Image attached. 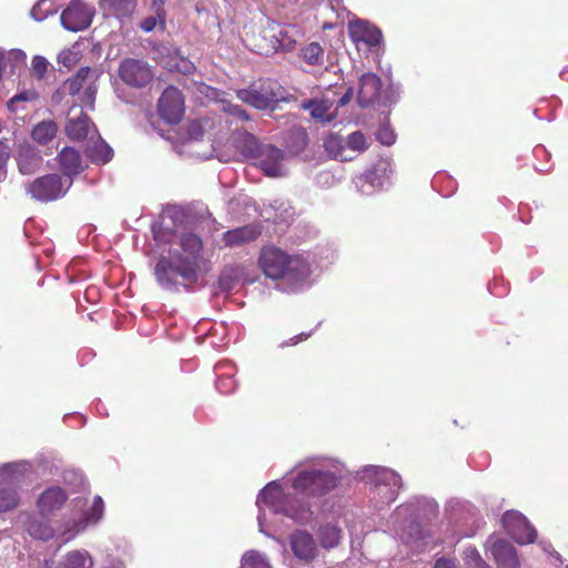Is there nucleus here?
<instances>
[{
	"label": "nucleus",
	"instance_id": "nucleus-49",
	"mask_svg": "<svg viewBox=\"0 0 568 568\" xmlns=\"http://www.w3.org/2000/svg\"><path fill=\"white\" fill-rule=\"evenodd\" d=\"M434 568H455V565L449 559L439 558L438 560H436Z\"/></svg>",
	"mask_w": 568,
	"mask_h": 568
},
{
	"label": "nucleus",
	"instance_id": "nucleus-12",
	"mask_svg": "<svg viewBox=\"0 0 568 568\" xmlns=\"http://www.w3.org/2000/svg\"><path fill=\"white\" fill-rule=\"evenodd\" d=\"M247 45L254 52L263 55H270L278 51L276 44L274 23L254 29L251 34H246Z\"/></svg>",
	"mask_w": 568,
	"mask_h": 568
},
{
	"label": "nucleus",
	"instance_id": "nucleus-52",
	"mask_svg": "<svg viewBox=\"0 0 568 568\" xmlns=\"http://www.w3.org/2000/svg\"><path fill=\"white\" fill-rule=\"evenodd\" d=\"M336 27V23L334 22H328V21H325L323 22L322 24V29L323 30H331V29H334Z\"/></svg>",
	"mask_w": 568,
	"mask_h": 568
},
{
	"label": "nucleus",
	"instance_id": "nucleus-3",
	"mask_svg": "<svg viewBox=\"0 0 568 568\" xmlns=\"http://www.w3.org/2000/svg\"><path fill=\"white\" fill-rule=\"evenodd\" d=\"M338 478L329 470L303 469L293 478L292 487L305 497H322L337 487Z\"/></svg>",
	"mask_w": 568,
	"mask_h": 568
},
{
	"label": "nucleus",
	"instance_id": "nucleus-47",
	"mask_svg": "<svg viewBox=\"0 0 568 568\" xmlns=\"http://www.w3.org/2000/svg\"><path fill=\"white\" fill-rule=\"evenodd\" d=\"M311 336V333H301V334H297L293 337H291L288 341H285L284 343L281 344L282 347H285V346H294V345H297L300 342L302 341H306L308 337Z\"/></svg>",
	"mask_w": 568,
	"mask_h": 568
},
{
	"label": "nucleus",
	"instance_id": "nucleus-16",
	"mask_svg": "<svg viewBox=\"0 0 568 568\" xmlns=\"http://www.w3.org/2000/svg\"><path fill=\"white\" fill-rule=\"evenodd\" d=\"M349 34L353 41L362 42L369 48L377 47L383 40L382 31L365 21H357L349 26Z\"/></svg>",
	"mask_w": 568,
	"mask_h": 568
},
{
	"label": "nucleus",
	"instance_id": "nucleus-25",
	"mask_svg": "<svg viewBox=\"0 0 568 568\" xmlns=\"http://www.w3.org/2000/svg\"><path fill=\"white\" fill-rule=\"evenodd\" d=\"M275 40L278 44V50L292 51L296 44L295 29L290 26L274 24Z\"/></svg>",
	"mask_w": 568,
	"mask_h": 568
},
{
	"label": "nucleus",
	"instance_id": "nucleus-22",
	"mask_svg": "<svg viewBox=\"0 0 568 568\" xmlns=\"http://www.w3.org/2000/svg\"><path fill=\"white\" fill-rule=\"evenodd\" d=\"M305 110H310L312 118L320 122H331L334 119V114L331 113L332 103L326 100H308L303 103Z\"/></svg>",
	"mask_w": 568,
	"mask_h": 568
},
{
	"label": "nucleus",
	"instance_id": "nucleus-10",
	"mask_svg": "<svg viewBox=\"0 0 568 568\" xmlns=\"http://www.w3.org/2000/svg\"><path fill=\"white\" fill-rule=\"evenodd\" d=\"M93 18V11L80 0H72L62 11L60 20L63 28L69 31H81L87 29Z\"/></svg>",
	"mask_w": 568,
	"mask_h": 568
},
{
	"label": "nucleus",
	"instance_id": "nucleus-45",
	"mask_svg": "<svg viewBox=\"0 0 568 568\" xmlns=\"http://www.w3.org/2000/svg\"><path fill=\"white\" fill-rule=\"evenodd\" d=\"M164 0H153L152 9L156 17L159 18L160 24L162 27L165 26V10H164Z\"/></svg>",
	"mask_w": 568,
	"mask_h": 568
},
{
	"label": "nucleus",
	"instance_id": "nucleus-43",
	"mask_svg": "<svg viewBox=\"0 0 568 568\" xmlns=\"http://www.w3.org/2000/svg\"><path fill=\"white\" fill-rule=\"evenodd\" d=\"M10 156V148L3 141H0V181L6 178V164Z\"/></svg>",
	"mask_w": 568,
	"mask_h": 568
},
{
	"label": "nucleus",
	"instance_id": "nucleus-34",
	"mask_svg": "<svg viewBox=\"0 0 568 568\" xmlns=\"http://www.w3.org/2000/svg\"><path fill=\"white\" fill-rule=\"evenodd\" d=\"M242 568H271L265 558L257 551H248L243 556Z\"/></svg>",
	"mask_w": 568,
	"mask_h": 568
},
{
	"label": "nucleus",
	"instance_id": "nucleus-53",
	"mask_svg": "<svg viewBox=\"0 0 568 568\" xmlns=\"http://www.w3.org/2000/svg\"><path fill=\"white\" fill-rule=\"evenodd\" d=\"M567 568H568V566H567Z\"/></svg>",
	"mask_w": 568,
	"mask_h": 568
},
{
	"label": "nucleus",
	"instance_id": "nucleus-33",
	"mask_svg": "<svg viewBox=\"0 0 568 568\" xmlns=\"http://www.w3.org/2000/svg\"><path fill=\"white\" fill-rule=\"evenodd\" d=\"M170 70H175L183 74H192L195 71V64L187 58L175 54L170 58L169 61Z\"/></svg>",
	"mask_w": 568,
	"mask_h": 568
},
{
	"label": "nucleus",
	"instance_id": "nucleus-32",
	"mask_svg": "<svg viewBox=\"0 0 568 568\" xmlns=\"http://www.w3.org/2000/svg\"><path fill=\"white\" fill-rule=\"evenodd\" d=\"M19 504L18 491L13 488H0V513L13 509Z\"/></svg>",
	"mask_w": 568,
	"mask_h": 568
},
{
	"label": "nucleus",
	"instance_id": "nucleus-17",
	"mask_svg": "<svg viewBox=\"0 0 568 568\" xmlns=\"http://www.w3.org/2000/svg\"><path fill=\"white\" fill-rule=\"evenodd\" d=\"M18 168L21 174L29 175L36 173L41 164L42 156L39 151L29 144H21L17 155Z\"/></svg>",
	"mask_w": 568,
	"mask_h": 568
},
{
	"label": "nucleus",
	"instance_id": "nucleus-2",
	"mask_svg": "<svg viewBox=\"0 0 568 568\" xmlns=\"http://www.w3.org/2000/svg\"><path fill=\"white\" fill-rule=\"evenodd\" d=\"M200 265L195 261L182 260V254H172L170 257L161 256L154 267V275L159 285L168 291L175 290L181 277L187 284L199 280Z\"/></svg>",
	"mask_w": 568,
	"mask_h": 568
},
{
	"label": "nucleus",
	"instance_id": "nucleus-28",
	"mask_svg": "<svg viewBox=\"0 0 568 568\" xmlns=\"http://www.w3.org/2000/svg\"><path fill=\"white\" fill-rule=\"evenodd\" d=\"M58 126L54 121H41L32 130V139L40 144L49 143L57 134Z\"/></svg>",
	"mask_w": 568,
	"mask_h": 568
},
{
	"label": "nucleus",
	"instance_id": "nucleus-30",
	"mask_svg": "<svg viewBox=\"0 0 568 568\" xmlns=\"http://www.w3.org/2000/svg\"><path fill=\"white\" fill-rule=\"evenodd\" d=\"M302 58L310 65H322L324 49L318 42H311L302 49Z\"/></svg>",
	"mask_w": 568,
	"mask_h": 568
},
{
	"label": "nucleus",
	"instance_id": "nucleus-7",
	"mask_svg": "<svg viewBox=\"0 0 568 568\" xmlns=\"http://www.w3.org/2000/svg\"><path fill=\"white\" fill-rule=\"evenodd\" d=\"M247 140L253 144V148L248 151V155L251 158H260L258 168L263 173L270 178L281 176L283 174L281 165L284 159L283 151L273 145L261 149L252 135H250Z\"/></svg>",
	"mask_w": 568,
	"mask_h": 568
},
{
	"label": "nucleus",
	"instance_id": "nucleus-4",
	"mask_svg": "<svg viewBox=\"0 0 568 568\" xmlns=\"http://www.w3.org/2000/svg\"><path fill=\"white\" fill-rule=\"evenodd\" d=\"M258 498L266 506L273 507L276 511L284 514L295 521L305 520L311 514L310 506L297 507L293 503L294 498L290 495H285L281 486L275 481L267 484L260 493Z\"/></svg>",
	"mask_w": 568,
	"mask_h": 568
},
{
	"label": "nucleus",
	"instance_id": "nucleus-38",
	"mask_svg": "<svg viewBox=\"0 0 568 568\" xmlns=\"http://www.w3.org/2000/svg\"><path fill=\"white\" fill-rule=\"evenodd\" d=\"M115 11L128 14L134 10L136 0H105Z\"/></svg>",
	"mask_w": 568,
	"mask_h": 568
},
{
	"label": "nucleus",
	"instance_id": "nucleus-13",
	"mask_svg": "<svg viewBox=\"0 0 568 568\" xmlns=\"http://www.w3.org/2000/svg\"><path fill=\"white\" fill-rule=\"evenodd\" d=\"M381 92L382 80L377 74L367 72L361 75L356 95V101L361 108L374 105L379 100Z\"/></svg>",
	"mask_w": 568,
	"mask_h": 568
},
{
	"label": "nucleus",
	"instance_id": "nucleus-6",
	"mask_svg": "<svg viewBox=\"0 0 568 568\" xmlns=\"http://www.w3.org/2000/svg\"><path fill=\"white\" fill-rule=\"evenodd\" d=\"M184 95L181 90L169 85L160 95L156 103L159 116L169 124H178L184 116Z\"/></svg>",
	"mask_w": 568,
	"mask_h": 568
},
{
	"label": "nucleus",
	"instance_id": "nucleus-44",
	"mask_svg": "<svg viewBox=\"0 0 568 568\" xmlns=\"http://www.w3.org/2000/svg\"><path fill=\"white\" fill-rule=\"evenodd\" d=\"M224 111L229 113L231 116L236 118L241 121H247L250 119L247 112L240 105L227 104L224 106Z\"/></svg>",
	"mask_w": 568,
	"mask_h": 568
},
{
	"label": "nucleus",
	"instance_id": "nucleus-51",
	"mask_svg": "<svg viewBox=\"0 0 568 568\" xmlns=\"http://www.w3.org/2000/svg\"><path fill=\"white\" fill-rule=\"evenodd\" d=\"M499 568H519V560L510 561L509 564H504L501 566H498Z\"/></svg>",
	"mask_w": 568,
	"mask_h": 568
},
{
	"label": "nucleus",
	"instance_id": "nucleus-15",
	"mask_svg": "<svg viewBox=\"0 0 568 568\" xmlns=\"http://www.w3.org/2000/svg\"><path fill=\"white\" fill-rule=\"evenodd\" d=\"M67 500L68 494L63 488L51 486L40 494L37 507L42 516H49L61 509Z\"/></svg>",
	"mask_w": 568,
	"mask_h": 568
},
{
	"label": "nucleus",
	"instance_id": "nucleus-1",
	"mask_svg": "<svg viewBox=\"0 0 568 568\" xmlns=\"http://www.w3.org/2000/svg\"><path fill=\"white\" fill-rule=\"evenodd\" d=\"M257 265L264 276L272 281L285 280L295 284L304 282L311 275L306 258L300 254H290L275 245L261 248Z\"/></svg>",
	"mask_w": 568,
	"mask_h": 568
},
{
	"label": "nucleus",
	"instance_id": "nucleus-29",
	"mask_svg": "<svg viewBox=\"0 0 568 568\" xmlns=\"http://www.w3.org/2000/svg\"><path fill=\"white\" fill-rule=\"evenodd\" d=\"M26 529L33 539L49 540L54 536L53 528L42 519H29Z\"/></svg>",
	"mask_w": 568,
	"mask_h": 568
},
{
	"label": "nucleus",
	"instance_id": "nucleus-21",
	"mask_svg": "<svg viewBox=\"0 0 568 568\" xmlns=\"http://www.w3.org/2000/svg\"><path fill=\"white\" fill-rule=\"evenodd\" d=\"M58 161L61 170L68 176L78 174L82 169L81 155L78 150L71 146H65L60 151Z\"/></svg>",
	"mask_w": 568,
	"mask_h": 568
},
{
	"label": "nucleus",
	"instance_id": "nucleus-18",
	"mask_svg": "<svg viewBox=\"0 0 568 568\" xmlns=\"http://www.w3.org/2000/svg\"><path fill=\"white\" fill-rule=\"evenodd\" d=\"M237 97L241 101L260 110L270 108L277 99L272 91L264 90H240Z\"/></svg>",
	"mask_w": 568,
	"mask_h": 568
},
{
	"label": "nucleus",
	"instance_id": "nucleus-36",
	"mask_svg": "<svg viewBox=\"0 0 568 568\" xmlns=\"http://www.w3.org/2000/svg\"><path fill=\"white\" fill-rule=\"evenodd\" d=\"M347 146L354 151H364L368 148L365 135L361 131L351 133L347 136Z\"/></svg>",
	"mask_w": 568,
	"mask_h": 568
},
{
	"label": "nucleus",
	"instance_id": "nucleus-39",
	"mask_svg": "<svg viewBox=\"0 0 568 568\" xmlns=\"http://www.w3.org/2000/svg\"><path fill=\"white\" fill-rule=\"evenodd\" d=\"M376 138L384 145H392L396 140V134L388 125H382L376 132Z\"/></svg>",
	"mask_w": 568,
	"mask_h": 568
},
{
	"label": "nucleus",
	"instance_id": "nucleus-35",
	"mask_svg": "<svg viewBox=\"0 0 568 568\" xmlns=\"http://www.w3.org/2000/svg\"><path fill=\"white\" fill-rule=\"evenodd\" d=\"M210 120L206 118L193 120L187 124V134L192 140H200L203 138Z\"/></svg>",
	"mask_w": 568,
	"mask_h": 568
},
{
	"label": "nucleus",
	"instance_id": "nucleus-20",
	"mask_svg": "<svg viewBox=\"0 0 568 568\" xmlns=\"http://www.w3.org/2000/svg\"><path fill=\"white\" fill-rule=\"evenodd\" d=\"M180 246L186 254L182 260L195 261L200 265L201 253L203 251L202 239L193 233L186 232L180 236Z\"/></svg>",
	"mask_w": 568,
	"mask_h": 568
},
{
	"label": "nucleus",
	"instance_id": "nucleus-24",
	"mask_svg": "<svg viewBox=\"0 0 568 568\" xmlns=\"http://www.w3.org/2000/svg\"><path fill=\"white\" fill-rule=\"evenodd\" d=\"M491 554L498 566L509 564L510 561L518 559L515 547L504 539L497 540L493 544Z\"/></svg>",
	"mask_w": 568,
	"mask_h": 568
},
{
	"label": "nucleus",
	"instance_id": "nucleus-11",
	"mask_svg": "<svg viewBox=\"0 0 568 568\" xmlns=\"http://www.w3.org/2000/svg\"><path fill=\"white\" fill-rule=\"evenodd\" d=\"M293 555L304 564H311L318 556V546L311 532L297 529L288 537Z\"/></svg>",
	"mask_w": 568,
	"mask_h": 568
},
{
	"label": "nucleus",
	"instance_id": "nucleus-31",
	"mask_svg": "<svg viewBox=\"0 0 568 568\" xmlns=\"http://www.w3.org/2000/svg\"><path fill=\"white\" fill-rule=\"evenodd\" d=\"M113 156V150L104 141L99 140L90 149V158L94 163L105 164Z\"/></svg>",
	"mask_w": 568,
	"mask_h": 568
},
{
	"label": "nucleus",
	"instance_id": "nucleus-14",
	"mask_svg": "<svg viewBox=\"0 0 568 568\" xmlns=\"http://www.w3.org/2000/svg\"><path fill=\"white\" fill-rule=\"evenodd\" d=\"M75 110V105L70 109L69 119L65 124L67 135L72 140L82 141L89 136L93 138L94 134H98L97 128L90 116L83 113L81 109H79L78 115H72Z\"/></svg>",
	"mask_w": 568,
	"mask_h": 568
},
{
	"label": "nucleus",
	"instance_id": "nucleus-23",
	"mask_svg": "<svg viewBox=\"0 0 568 568\" xmlns=\"http://www.w3.org/2000/svg\"><path fill=\"white\" fill-rule=\"evenodd\" d=\"M317 537L324 549H332L338 546L342 538V530L336 525H321L317 530Z\"/></svg>",
	"mask_w": 568,
	"mask_h": 568
},
{
	"label": "nucleus",
	"instance_id": "nucleus-26",
	"mask_svg": "<svg viewBox=\"0 0 568 568\" xmlns=\"http://www.w3.org/2000/svg\"><path fill=\"white\" fill-rule=\"evenodd\" d=\"M93 73L94 71H92L89 67L80 68L72 78L68 79L63 83V90L70 95L79 94L81 89L84 88V84L89 80L90 75Z\"/></svg>",
	"mask_w": 568,
	"mask_h": 568
},
{
	"label": "nucleus",
	"instance_id": "nucleus-37",
	"mask_svg": "<svg viewBox=\"0 0 568 568\" xmlns=\"http://www.w3.org/2000/svg\"><path fill=\"white\" fill-rule=\"evenodd\" d=\"M382 478L387 481V484L392 487V499H394V495L402 486V479L398 474L390 469H384L382 471Z\"/></svg>",
	"mask_w": 568,
	"mask_h": 568
},
{
	"label": "nucleus",
	"instance_id": "nucleus-40",
	"mask_svg": "<svg viewBox=\"0 0 568 568\" xmlns=\"http://www.w3.org/2000/svg\"><path fill=\"white\" fill-rule=\"evenodd\" d=\"M95 95H97V88L93 84V82H91L88 87L84 88V91H83L82 95L80 97V102L84 106L93 109Z\"/></svg>",
	"mask_w": 568,
	"mask_h": 568
},
{
	"label": "nucleus",
	"instance_id": "nucleus-8",
	"mask_svg": "<svg viewBox=\"0 0 568 568\" xmlns=\"http://www.w3.org/2000/svg\"><path fill=\"white\" fill-rule=\"evenodd\" d=\"M119 78L132 88H143L153 79L151 67L138 59L126 58L119 65Z\"/></svg>",
	"mask_w": 568,
	"mask_h": 568
},
{
	"label": "nucleus",
	"instance_id": "nucleus-41",
	"mask_svg": "<svg viewBox=\"0 0 568 568\" xmlns=\"http://www.w3.org/2000/svg\"><path fill=\"white\" fill-rule=\"evenodd\" d=\"M103 514V500L100 496H95L87 516L90 520L98 521Z\"/></svg>",
	"mask_w": 568,
	"mask_h": 568
},
{
	"label": "nucleus",
	"instance_id": "nucleus-27",
	"mask_svg": "<svg viewBox=\"0 0 568 568\" xmlns=\"http://www.w3.org/2000/svg\"><path fill=\"white\" fill-rule=\"evenodd\" d=\"M92 558L87 551L73 550L68 552L58 568H92Z\"/></svg>",
	"mask_w": 568,
	"mask_h": 568
},
{
	"label": "nucleus",
	"instance_id": "nucleus-48",
	"mask_svg": "<svg viewBox=\"0 0 568 568\" xmlns=\"http://www.w3.org/2000/svg\"><path fill=\"white\" fill-rule=\"evenodd\" d=\"M354 89L348 88L347 91L344 93V95L338 100L337 105L344 106L346 105L353 98Z\"/></svg>",
	"mask_w": 568,
	"mask_h": 568
},
{
	"label": "nucleus",
	"instance_id": "nucleus-5",
	"mask_svg": "<svg viewBox=\"0 0 568 568\" xmlns=\"http://www.w3.org/2000/svg\"><path fill=\"white\" fill-rule=\"evenodd\" d=\"M70 185L71 181L65 185L60 174L50 173L27 183L24 189L34 201L48 203L64 196Z\"/></svg>",
	"mask_w": 568,
	"mask_h": 568
},
{
	"label": "nucleus",
	"instance_id": "nucleus-50",
	"mask_svg": "<svg viewBox=\"0 0 568 568\" xmlns=\"http://www.w3.org/2000/svg\"><path fill=\"white\" fill-rule=\"evenodd\" d=\"M27 100V97L26 94H18V95H14L12 99H10L8 101V108L12 109L13 108V104L18 101H26Z\"/></svg>",
	"mask_w": 568,
	"mask_h": 568
},
{
	"label": "nucleus",
	"instance_id": "nucleus-9",
	"mask_svg": "<svg viewBox=\"0 0 568 568\" xmlns=\"http://www.w3.org/2000/svg\"><path fill=\"white\" fill-rule=\"evenodd\" d=\"M501 523L511 538L520 545L532 544L537 538L536 529L519 513L506 511Z\"/></svg>",
	"mask_w": 568,
	"mask_h": 568
},
{
	"label": "nucleus",
	"instance_id": "nucleus-19",
	"mask_svg": "<svg viewBox=\"0 0 568 568\" xmlns=\"http://www.w3.org/2000/svg\"><path fill=\"white\" fill-rule=\"evenodd\" d=\"M261 235V230L255 225H246L226 231L223 234V241L226 246H237L255 241Z\"/></svg>",
	"mask_w": 568,
	"mask_h": 568
},
{
	"label": "nucleus",
	"instance_id": "nucleus-46",
	"mask_svg": "<svg viewBox=\"0 0 568 568\" xmlns=\"http://www.w3.org/2000/svg\"><path fill=\"white\" fill-rule=\"evenodd\" d=\"M160 23L159 21V18L156 17V14L154 17H148L145 18L140 27L143 31L145 32H151L155 29L156 24Z\"/></svg>",
	"mask_w": 568,
	"mask_h": 568
},
{
	"label": "nucleus",
	"instance_id": "nucleus-42",
	"mask_svg": "<svg viewBox=\"0 0 568 568\" xmlns=\"http://www.w3.org/2000/svg\"><path fill=\"white\" fill-rule=\"evenodd\" d=\"M48 61L43 57H34L32 59V73L38 79H42L47 73Z\"/></svg>",
	"mask_w": 568,
	"mask_h": 568
}]
</instances>
